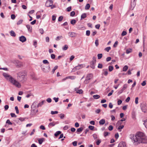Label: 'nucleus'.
<instances>
[{
    "label": "nucleus",
    "mask_w": 147,
    "mask_h": 147,
    "mask_svg": "<svg viewBox=\"0 0 147 147\" xmlns=\"http://www.w3.org/2000/svg\"><path fill=\"white\" fill-rule=\"evenodd\" d=\"M131 138L132 141L137 144L147 143V139L145 134L142 132H137L136 135H132Z\"/></svg>",
    "instance_id": "1"
},
{
    "label": "nucleus",
    "mask_w": 147,
    "mask_h": 147,
    "mask_svg": "<svg viewBox=\"0 0 147 147\" xmlns=\"http://www.w3.org/2000/svg\"><path fill=\"white\" fill-rule=\"evenodd\" d=\"M3 75L7 80H8L10 82L16 87L19 88L21 87V84L17 80L12 77L11 76L5 73H3Z\"/></svg>",
    "instance_id": "2"
},
{
    "label": "nucleus",
    "mask_w": 147,
    "mask_h": 147,
    "mask_svg": "<svg viewBox=\"0 0 147 147\" xmlns=\"http://www.w3.org/2000/svg\"><path fill=\"white\" fill-rule=\"evenodd\" d=\"M26 74L24 72H21L17 74V78L21 82L23 83L26 80L25 76Z\"/></svg>",
    "instance_id": "3"
},
{
    "label": "nucleus",
    "mask_w": 147,
    "mask_h": 147,
    "mask_svg": "<svg viewBox=\"0 0 147 147\" xmlns=\"http://www.w3.org/2000/svg\"><path fill=\"white\" fill-rule=\"evenodd\" d=\"M53 1L51 0H48L47 1L45 5L47 7H51V9L55 7V6L54 5H53Z\"/></svg>",
    "instance_id": "4"
},
{
    "label": "nucleus",
    "mask_w": 147,
    "mask_h": 147,
    "mask_svg": "<svg viewBox=\"0 0 147 147\" xmlns=\"http://www.w3.org/2000/svg\"><path fill=\"white\" fill-rule=\"evenodd\" d=\"M34 102L32 104L31 106V113L33 115H35L38 112V110L37 109H34L35 106L34 105Z\"/></svg>",
    "instance_id": "5"
},
{
    "label": "nucleus",
    "mask_w": 147,
    "mask_h": 147,
    "mask_svg": "<svg viewBox=\"0 0 147 147\" xmlns=\"http://www.w3.org/2000/svg\"><path fill=\"white\" fill-rule=\"evenodd\" d=\"M84 67V66L83 64H80L74 67L73 69V71H75L76 70H78L79 69L82 68Z\"/></svg>",
    "instance_id": "6"
},
{
    "label": "nucleus",
    "mask_w": 147,
    "mask_h": 147,
    "mask_svg": "<svg viewBox=\"0 0 147 147\" xmlns=\"http://www.w3.org/2000/svg\"><path fill=\"white\" fill-rule=\"evenodd\" d=\"M92 59V61L90 62V67L93 69H94L96 61V57H93Z\"/></svg>",
    "instance_id": "7"
},
{
    "label": "nucleus",
    "mask_w": 147,
    "mask_h": 147,
    "mask_svg": "<svg viewBox=\"0 0 147 147\" xmlns=\"http://www.w3.org/2000/svg\"><path fill=\"white\" fill-rule=\"evenodd\" d=\"M92 74H87L86 78V79L85 81V82L90 80V79L92 78Z\"/></svg>",
    "instance_id": "8"
},
{
    "label": "nucleus",
    "mask_w": 147,
    "mask_h": 147,
    "mask_svg": "<svg viewBox=\"0 0 147 147\" xmlns=\"http://www.w3.org/2000/svg\"><path fill=\"white\" fill-rule=\"evenodd\" d=\"M117 147H126V145L125 142H121L119 143Z\"/></svg>",
    "instance_id": "9"
},
{
    "label": "nucleus",
    "mask_w": 147,
    "mask_h": 147,
    "mask_svg": "<svg viewBox=\"0 0 147 147\" xmlns=\"http://www.w3.org/2000/svg\"><path fill=\"white\" fill-rule=\"evenodd\" d=\"M136 0H133L131 3V9H134L136 6Z\"/></svg>",
    "instance_id": "10"
},
{
    "label": "nucleus",
    "mask_w": 147,
    "mask_h": 147,
    "mask_svg": "<svg viewBox=\"0 0 147 147\" xmlns=\"http://www.w3.org/2000/svg\"><path fill=\"white\" fill-rule=\"evenodd\" d=\"M57 123L54 121H53L50 123L48 125V127L49 128H51L52 127L54 126Z\"/></svg>",
    "instance_id": "11"
},
{
    "label": "nucleus",
    "mask_w": 147,
    "mask_h": 147,
    "mask_svg": "<svg viewBox=\"0 0 147 147\" xmlns=\"http://www.w3.org/2000/svg\"><path fill=\"white\" fill-rule=\"evenodd\" d=\"M108 74L107 69H104L102 70V75H104L106 76L108 75Z\"/></svg>",
    "instance_id": "12"
},
{
    "label": "nucleus",
    "mask_w": 147,
    "mask_h": 147,
    "mask_svg": "<svg viewBox=\"0 0 147 147\" xmlns=\"http://www.w3.org/2000/svg\"><path fill=\"white\" fill-rule=\"evenodd\" d=\"M75 90L76 91V93L79 94H82L83 93V91L82 89H78L77 88H75Z\"/></svg>",
    "instance_id": "13"
},
{
    "label": "nucleus",
    "mask_w": 147,
    "mask_h": 147,
    "mask_svg": "<svg viewBox=\"0 0 147 147\" xmlns=\"http://www.w3.org/2000/svg\"><path fill=\"white\" fill-rule=\"evenodd\" d=\"M20 40L22 42L26 41V38L24 36H22L20 37Z\"/></svg>",
    "instance_id": "14"
},
{
    "label": "nucleus",
    "mask_w": 147,
    "mask_h": 147,
    "mask_svg": "<svg viewBox=\"0 0 147 147\" xmlns=\"http://www.w3.org/2000/svg\"><path fill=\"white\" fill-rule=\"evenodd\" d=\"M68 34L69 36L71 37H74L76 35V33L73 32H69Z\"/></svg>",
    "instance_id": "15"
},
{
    "label": "nucleus",
    "mask_w": 147,
    "mask_h": 147,
    "mask_svg": "<svg viewBox=\"0 0 147 147\" xmlns=\"http://www.w3.org/2000/svg\"><path fill=\"white\" fill-rule=\"evenodd\" d=\"M105 120L104 119H102L99 121V123L100 125H103L105 123Z\"/></svg>",
    "instance_id": "16"
},
{
    "label": "nucleus",
    "mask_w": 147,
    "mask_h": 147,
    "mask_svg": "<svg viewBox=\"0 0 147 147\" xmlns=\"http://www.w3.org/2000/svg\"><path fill=\"white\" fill-rule=\"evenodd\" d=\"M45 102V100H43L41 101V102H39L37 105V107H39L42 106Z\"/></svg>",
    "instance_id": "17"
},
{
    "label": "nucleus",
    "mask_w": 147,
    "mask_h": 147,
    "mask_svg": "<svg viewBox=\"0 0 147 147\" xmlns=\"http://www.w3.org/2000/svg\"><path fill=\"white\" fill-rule=\"evenodd\" d=\"M87 17V14L86 13H84L82 14L81 16V20L84 19Z\"/></svg>",
    "instance_id": "18"
},
{
    "label": "nucleus",
    "mask_w": 147,
    "mask_h": 147,
    "mask_svg": "<svg viewBox=\"0 0 147 147\" xmlns=\"http://www.w3.org/2000/svg\"><path fill=\"white\" fill-rule=\"evenodd\" d=\"M10 34L11 36L15 37L16 36L15 32L13 30H11L10 32Z\"/></svg>",
    "instance_id": "19"
},
{
    "label": "nucleus",
    "mask_w": 147,
    "mask_h": 147,
    "mask_svg": "<svg viewBox=\"0 0 147 147\" xmlns=\"http://www.w3.org/2000/svg\"><path fill=\"white\" fill-rule=\"evenodd\" d=\"M84 28V26L81 25H78L77 28L78 30L82 29V28Z\"/></svg>",
    "instance_id": "20"
},
{
    "label": "nucleus",
    "mask_w": 147,
    "mask_h": 147,
    "mask_svg": "<svg viewBox=\"0 0 147 147\" xmlns=\"http://www.w3.org/2000/svg\"><path fill=\"white\" fill-rule=\"evenodd\" d=\"M67 78L68 79H70L72 80H74L76 78V77L74 76H67Z\"/></svg>",
    "instance_id": "21"
},
{
    "label": "nucleus",
    "mask_w": 147,
    "mask_h": 147,
    "mask_svg": "<svg viewBox=\"0 0 147 147\" xmlns=\"http://www.w3.org/2000/svg\"><path fill=\"white\" fill-rule=\"evenodd\" d=\"M44 140V138H42L39 139L38 140L39 144H41Z\"/></svg>",
    "instance_id": "22"
},
{
    "label": "nucleus",
    "mask_w": 147,
    "mask_h": 147,
    "mask_svg": "<svg viewBox=\"0 0 147 147\" xmlns=\"http://www.w3.org/2000/svg\"><path fill=\"white\" fill-rule=\"evenodd\" d=\"M125 120V118H123L122 119L119 121L117 122V124L119 125V124H121V122L124 121Z\"/></svg>",
    "instance_id": "23"
},
{
    "label": "nucleus",
    "mask_w": 147,
    "mask_h": 147,
    "mask_svg": "<svg viewBox=\"0 0 147 147\" xmlns=\"http://www.w3.org/2000/svg\"><path fill=\"white\" fill-rule=\"evenodd\" d=\"M83 129V128L82 127H81L77 129V131L80 133L82 131Z\"/></svg>",
    "instance_id": "24"
},
{
    "label": "nucleus",
    "mask_w": 147,
    "mask_h": 147,
    "mask_svg": "<svg viewBox=\"0 0 147 147\" xmlns=\"http://www.w3.org/2000/svg\"><path fill=\"white\" fill-rule=\"evenodd\" d=\"M68 48V47L67 45H65L63 47L62 49L63 51L67 50Z\"/></svg>",
    "instance_id": "25"
},
{
    "label": "nucleus",
    "mask_w": 147,
    "mask_h": 147,
    "mask_svg": "<svg viewBox=\"0 0 147 147\" xmlns=\"http://www.w3.org/2000/svg\"><path fill=\"white\" fill-rule=\"evenodd\" d=\"M144 124L145 126V127L147 129V118L144 121Z\"/></svg>",
    "instance_id": "26"
},
{
    "label": "nucleus",
    "mask_w": 147,
    "mask_h": 147,
    "mask_svg": "<svg viewBox=\"0 0 147 147\" xmlns=\"http://www.w3.org/2000/svg\"><path fill=\"white\" fill-rule=\"evenodd\" d=\"M127 84H125L123 85V87L122 88V89L124 91L127 88Z\"/></svg>",
    "instance_id": "27"
},
{
    "label": "nucleus",
    "mask_w": 147,
    "mask_h": 147,
    "mask_svg": "<svg viewBox=\"0 0 147 147\" xmlns=\"http://www.w3.org/2000/svg\"><path fill=\"white\" fill-rule=\"evenodd\" d=\"M128 69V67L127 65H125L123 67V71H126Z\"/></svg>",
    "instance_id": "28"
},
{
    "label": "nucleus",
    "mask_w": 147,
    "mask_h": 147,
    "mask_svg": "<svg viewBox=\"0 0 147 147\" xmlns=\"http://www.w3.org/2000/svg\"><path fill=\"white\" fill-rule=\"evenodd\" d=\"M93 97L95 99H98L100 98V96L98 95H95L93 96Z\"/></svg>",
    "instance_id": "29"
},
{
    "label": "nucleus",
    "mask_w": 147,
    "mask_h": 147,
    "mask_svg": "<svg viewBox=\"0 0 147 147\" xmlns=\"http://www.w3.org/2000/svg\"><path fill=\"white\" fill-rule=\"evenodd\" d=\"M113 69L114 67L113 66H109L108 69L109 71L111 72L113 70Z\"/></svg>",
    "instance_id": "30"
},
{
    "label": "nucleus",
    "mask_w": 147,
    "mask_h": 147,
    "mask_svg": "<svg viewBox=\"0 0 147 147\" xmlns=\"http://www.w3.org/2000/svg\"><path fill=\"white\" fill-rule=\"evenodd\" d=\"M76 20L74 19L72 20L70 22V23L71 24L73 25H74L76 23Z\"/></svg>",
    "instance_id": "31"
},
{
    "label": "nucleus",
    "mask_w": 147,
    "mask_h": 147,
    "mask_svg": "<svg viewBox=\"0 0 147 147\" xmlns=\"http://www.w3.org/2000/svg\"><path fill=\"white\" fill-rule=\"evenodd\" d=\"M61 134V131H57L55 134V136L57 137L58 135L60 134Z\"/></svg>",
    "instance_id": "32"
},
{
    "label": "nucleus",
    "mask_w": 147,
    "mask_h": 147,
    "mask_svg": "<svg viewBox=\"0 0 147 147\" xmlns=\"http://www.w3.org/2000/svg\"><path fill=\"white\" fill-rule=\"evenodd\" d=\"M123 127V125H120L118 127V129L119 130V131H121V129H122Z\"/></svg>",
    "instance_id": "33"
},
{
    "label": "nucleus",
    "mask_w": 147,
    "mask_h": 147,
    "mask_svg": "<svg viewBox=\"0 0 147 147\" xmlns=\"http://www.w3.org/2000/svg\"><path fill=\"white\" fill-rule=\"evenodd\" d=\"M23 21V20H20L17 22V25H19L21 24L22 23Z\"/></svg>",
    "instance_id": "34"
},
{
    "label": "nucleus",
    "mask_w": 147,
    "mask_h": 147,
    "mask_svg": "<svg viewBox=\"0 0 147 147\" xmlns=\"http://www.w3.org/2000/svg\"><path fill=\"white\" fill-rule=\"evenodd\" d=\"M111 49V48L110 47H108L105 48V50L108 52Z\"/></svg>",
    "instance_id": "35"
},
{
    "label": "nucleus",
    "mask_w": 147,
    "mask_h": 147,
    "mask_svg": "<svg viewBox=\"0 0 147 147\" xmlns=\"http://www.w3.org/2000/svg\"><path fill=\"white\" fill-rule=\"evenodd\" d=\"M132 51V50L131 49H127L126 51L127 54H129L131 53Z\"/></svg>",
    "instance_id": "36"
},
{
    "label": "nucleus",
    "mask_w": 147,
    "mask_h": 147,
    "mask_svg": "<svg viewBox=\"0 0 147 147\" xmlns=\"http://www.w3.org/2000/svg\"><path fill=\"white\" fill-rule=\"evenodd\" d=\"M98 59H100L102 56V54L101 53L98 54L97 55Z\"/></svg>",
    "instance_id": "37"
},
{
    "label": "nucleus",
    "mask_w": 147,
    "mask_h": 147,
    "mask_svg": "<svg viewBox=\"0 0 147 147\" xmlns=\"http://www.w3.org/2000/svg\"><path fill=\"white\" fill-rule=\"evenodd\" d=\"M58 67V66L57 65L55 66L54 67V68L52 70V72L53 73H54L55 72V70L57 69Z\"/></svg>",
    "instance_id": "38"
},
{
    "label": "nucleus",
    "mask_w": 147,
    "mask_h": 147,
    "mask_svg": "<svg viewBox=\"0 0 147 147\" xmlns=\"http://www.w3.org/2000/svg\"><path fill=\"white\" fill-rule=\"evenodd\" d=\"M90 7V5L89 4H87L85 6V9H88Z\"/></svg>",
    "instance_id": "39"
},
{
    "label": "nucleus",
    "mask_w": 147,
    "mask_h": 147,
    "mask_svg": "<svg viewBox=\"0 0 147 147\" xmlns=\"http://www.w3.org/2000/svg\"><path fill=\"white\" fill-rule=\"evenodd\" d=\"M75 14V12L74 11H72L70 13V15L71 16L73 17L74 16Z\"/></svg>",
    "instance_id": "40"
},
{
    "label": "nucleus",
    "mask_w": 147,
    "mask_h": 147,
    "mask_svg": "<svg viewBox=\"0 0 147 147\" xmlns=\"http://www.w3.org/2000/svg\"><path fill=\"white\" fill-rule=\"evenodd\" d=\"M6 123H8L9 125H12V123H11L9 119H7L6 122Z\"/></svg>",
    "instance_id": "41"
},
{
    "label": "nucleus",
    "mask_w": 147,
    "mask_h": 147,
    "mask_svg": "<svg viewBox=\"0 0 147 147\" xmlns=\"http://www.w3.org/2000/svg\"><path fill=\"white\" fill-rule=\"evenodd\" d=\"M58 113V112L57 111H51V114L52 115H53L54 114H56Z\"/></svg>",
    "instance_id": "42"
},
{
    "label": "nucleus",
    "mask_w": 147,
    "mask_h": 147,
    "mask_svg": "<svg viewBox=\"0 0 147 147\" xmlns=\"http://www.w3.org/2000/svg\"><path fill=\"white\" fill-rule=\"evenodd\" d=\"M26 27L28 30H29L30 31H31V30L32 28L30 26L27 25L26 26Z\"/></svg>",
    "instance_id": "43"
},
{
    "label": "nucleus",
    "mask_w": 147,
    "mask_h": 147,
    "mask_svg": "<svg viewBox=\"0 0 147 147\" xmlns=\"http://www.w3.org/2000/svg\"><path fill=\"white\" fill-rule=\"evenodd\" d=\"M91 130H93L94 128V126L90 125L88 127Z\"/></svg>",
    "instance_id": "44"
},
{
    "label": "nucleus",
    "mask_w": 147,
    "mask_h": 147,
    "mask_svg": "<svg viewBox=\"0 0 147 147\" xmlns=\"http://www.w3.org/2000/svg\"><path fill=\"white\" fill-rule=\"evenodd\" d=\"M37 41L36 40L33 41V45L35 47H37Z\"/></svg>",
    "instance_id": "45"
},
{
    "label": "nucleus",
    "mask_w": 147,
    "mask_h": 147,
    "mask_svg": "<svg viewBox=\"0 0 147 147\" xmlns=\"http://www.w3.org/2000/svg\"><path fill=\"white\" fill-rule=\"evenodd\" d=\"M95 44L96 46V47H97L98 45H99L98 40V39H96V40L95 41Z\"/></svg>",
    "instance_id": "46"
},
{
    "label": "nucleus",
    "mask_w": 147,
    "mask_h": 147,
    "mask_svg": "<svg viewBox=\"0 0 147 147\" xmlns=\"http://www.w3.org/2000/svg\"><path fill=\"white\" fill-rule=\"evenodd\" d=\"M90 34V30H88L86 31V34L87 36H89Z\"/></svg>",
    "instance_id": "47"
},
{
    "label": "nucleus",
    "mask_w": 147,
    "mask_h": 147,
    "mask_svg": "<svg viewBox=\"0 0 147 147\" xmlns=\"http://www.w3.org/2000/svg\"><path fill=\"white\" fill-rule=\"evenodd\" d=\"M109 134V133L107 132H104V136L105 137H106L107 136H108Z\"/></svg>",
    "instance_id": "48"
},
{
    "label": "nucleus",
    "mask_w": 147,
    "mask_h": 147,
    "mask_svg": "<svg viewBox=\"0 0 147 147\" xmlns=\"http://www.w3.org/2000/svg\"><path fill=\"white\" fill-rule=\"evenodd\" d=\"M113 129V126L111 125H110L108 127V129L110 131L112 130Z\"/></svg>",
    "instance_id": "49"
},
{
    "label": "nucleus",
    "mask_w": 147,
    "mask_h": 147,
    "mask_svg": "<svg viewBox=\"0 0 147 147\" xmlns=\"http://www.w3.org/2000/svg\"><path fill=\"white\" fill-rule=\"evenodd\" d=\"M11 18L12 20H14L16 18V16L15 15L12 14L11 15Z\"/></svg>",
    "instance_id": "50"
},
{
    "label": "nucleus",
    "mask_w": 147,
    "mask_h": 147,
    "mask_svg": "<svg viewBox=\"0 0 147 147\" xmlns=\"http://www.w3.org/2000/svg\"><path fill=\"white\" fill-rule=\"evenodd\" d=\"M62 38V36H57L56 38V40H60V39L61 38Z\"/></svg>",
    "instance_id": "51"
},
{
    "label": "nucleus",
    "mask_w": 147,
    "mask_h": 147,
    "mask_svg": "<svg viewBox=\"0 0 147 147\" xmlns=\"http://www.w3.org/2000/svg\"><path fill=\"white\" fill-rule=\"evenodd\" d=\"M126 34L127 32L125 31H123L121 33V35L122 36H123L126 35Z\"/></svg>",
    "instance_id": "52"
},
{
    "label": "nucleus",
    "mask_w": 147,
    "mask_h": 147,
    "mask_svg": "<svg viewBox=\"0 0 147 147\" xmlns=\"http://www.w3.org/2000/svg\"><path fill=\"white\" fill-rule=\"evenodd\" d=\"M123 91H124L123 90L121 89L119 91L117 94L118 95H119L121 93H122Z\"/></svg>",
    "instance_id": "53"
},
{
    "label": "nucleus",
    "mask_w": 147,
    "mask_h": 147,
    "mask_svg": "<svg viewBox=\"0 0 147 147\" xmlns=\"http://www.w3.org/2000/svg\"><path fill=\"white\" fill-rule=\"evenodd\" d=\"M65 117V115L63 114H61L60 115V117L61 119H63Z\"/></svg>",
    "instance_id": "54"
},
{
    "label": "nucleus",
    "mask_w": 147,
    "mask_h": 147,
    "mask_svg": "<svg viewBox=\"0 0 147 147\" xmlns=\"http://www.w3.org/2000/svg\"><path fill=\"white\" fill-rule=\"evenodd\" d=\"M53 100L55 101L56 102H57L59 100L58 98L54 97L53 98Z\"/></svg>",
    "instance_id": "55"
},
{
    "label": "nucleus",
    "mask_w": 147,
    "mask_h": 147,
    "mask_svg": "<svg viewBox=\"0 0 147 147\" xmlns=\"http://www.w3.org/2000/svg\"><path fill=\"white\" fill-rule=\"evenodd\" d=\"M43 63L44 64L49 63L48 61L47 60H44L43 61Z\"/></svg>",
    "instance_id": "56"
},
{
    "label": "nucleus",
    "mask_w": 147,
    "mask_h": 147,
    "mask_svg": "<svg viewBox=\"0 0 147 147\" xmlns=\"http://www.w3.org/2000/svg\"><path fill=\"white\" fill-rule=\"evenodd\" d=\"M141 109L142 111L144 112V113H146L147 112V110L146 109H144L143 108H141Z\"/></svg>",
    "instance_id": "57"
},
{
    "label": "nucleus",
    "mask_w": 147,
    "mask_h": 147,
    "mask_svg": "<svg viewBox=\"0 0 147 147\" xmlns=\"http://www.w3.org/2000/svg\"><path fill=\"white\" fill-rule=\"evenodd\" d=\"M138 97H136L135 100V102L136 104H137L138 103Z\"/></svg>",
    "instance_id": "58"
},
{
    "label": "nucleus",
    "mask_w": 147,
    "mask_h": 147,
    "mask_svg": "<svg viewBox=\"0 0 147 147\" xmlns=\"http://www.w3.org/2000/svg\"><path fill=\"white\" fill-rule=\"evenodd\" d=\"M15 109L16 110V113H17L18 114L19 113V110L18 109V107L17 106H16L15 107Z\"/></svg>",
    "instance_id": "59"
},
{
    "label": "nucleus",
    "mask_w": 147,
    "mask_h": 147,
    "mask_svg": "<svg viewBox=\"0 0 147 147\" xmlns=\"http://www.w3.org/2000/svg\"><path fill=\"white\" fill-rule=\"evenodd\" d=\"M39 32L40 33H41L42 34H43L44 32V31L42 29H40L39 30Z\"/></svg>",
    "instance_id": "60"
},
{
    "label": "nucleus",
    "mask_w": 147,
    "mask_h": 147,
    "mask_svg": "<svg viewBox=\"0 0 147 147\" xmlns=\"http://www.w3.org/2000/svg\"><path fill=\"white\" fill-rule=\"evenodd\" d=\"M98 68H102V65L101 64L99 63L98 66Z\"/></svg>",
    "instance_id": "61"
},
{
    "label": "nucleus",
    "mask_w": 147,
    "mask_h": 147,
    "mask_svg": "<svg viewBox=\"0 0 147 147\" xmlns=\"http://www.w3.org/2000/svg\"><path fill=\"white\" fill-rule=\"evenodd\" d=\"M77 141H74L73 142L72 144L74 146H76L77 145Z\"/></svg>",
    "instance_id": "62"
},
{
    "label": "nucleus",
    "mask_w": 147,
    "mask_h": 147,
    "mask_svg": "<svg viewBox=\"0 0 147 147\" xmlns=\"http://www.w3.org/2000/svg\"><path fill=\"white\" fill-rule=\"evenodd\" d=\"M63 19V17L62 16H60L58 18V21H61Z\"/></svg>",
    "instance_id": "63"
},
{
    "label": "nucleus",
    "mask_w": 147,
    "mask_h": 147,
    "mask_svg": "<svg viewBox=\"0 0 147 147\" xmlns=\"http://www.w3.org/2000/svg\"><path fill=\"white\" fill-rule=\"evenodd\" d=\"M55 55L54 54H52L51 55V58L53 59H54L55 58Z\"/></svg>",
    "instance_id": "64"
}]
</instances>
